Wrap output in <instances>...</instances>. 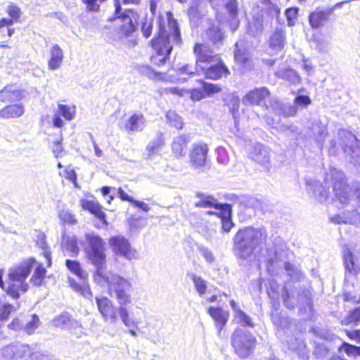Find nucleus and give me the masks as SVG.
<instances>
[{
  "mask_svg": "<svg viewBox=\"0 0 360 360\" xmlns=\"http://www.w3.org/2000/svg\"><path fill=\"white\" fill-rule=\"evenodd\" d=\"M34 269L30 282L34 285H41L44 278L46 270L41 264H38L33 258H30L18 266L10 269L8 277L11 281L7 290L9 295L15 299L19 297L20 292H25L28 284L25 282L32 269Z\"/></svg>",
  "mask_w": 360,
  "mask_h": 360,
  "instance_id": "f257e3e1",
  "label": "nucleus"
},
{
  "mask_svg": "<svg viewBox=\"0 0 360 360\" xmlns=\"http://www.w3.org/2000/svg\"><path fill=\"white\" fill-rule=\"evenodd\" d=\"M330 182H333L335 200L343 205L352 203L353 199L349 194V186L345 182V175L336 169H333L326 174L324 186L316 181H308L307 191L311 193L319 202H325L329 197L330 191L328 184Z\"/></svg>",
  "mask_w": 360,
  "mask_h": 360,
  "instance_id": "f03ea898",
  "label": "nucleus"
},
{
  "mask_svg": "<svg viewBox=\"0 0 360 360\" xmlns=\"http://www.w3.org/2000/svg\"><path fill=\"white\" fill-rule=\"evenodd\" d=\"M181 41L176 20L169 18L167 30L160 22L158 35L151 40V45L156 51V55L151 57L152 63L158 66L164 65L172 50L173 44H179Z\"/></svg>",
  "mask_w": 360,
  "mask_h": 360,
  "instance_id": "7ed1b4c3",
  "label": "nucleus"
},
{
  "mask_svg": "<svg viewBox=\"0 0 360 360\" xmlns=\"http://www.w3.org/2000/svg\"><path fill=\"white\" fill-rule=\"evenodd\" d=\"M268 233L264 227H246L238 231L233 238V250L239 259H247L255 250L266 243Z\"/></svg>",
  "mask_w": 360,
  "mask_h": 360,
  "instance_id": "20e7f679",
  "label": "nucleus"
},
{
  "mask_svg": "<svg viewBox=\"0 0 360 360\" xmlns=\"http://www.w3.org/2000/svg\"><path fill=\"white\" fill-rule=\"evenodd\" d=\"M94 281L101 285L106 283L109 290L115 294L119 304L127 307L131 303V283L127 279L111 272H105L103 268H98L94 274Z\"/></svg>",
  "mask_w": 360,
  "mask_h": 360,
  "instance_id": "39448f33",
  "label": "nucleus"
},
{
  "mask_svg": "<svg viewBox=\"0 0 360 360\" xmlns=\"http://www.w3.org/2000/svg\"><path fill=\"white\" fill-rule=\"evenodd\" d=\"M96 302L98 310L105 322H109L110 324L115 325L118 321L119 316L122 323L127 328H137L138 324L140 323V321L130 317L129 310L122 304H119V307H115L112 301L107 297H96Z\"/></svg>",
  "mask_w": 360,
  "mask_h": 360,
  "instance_id": "423d86ee",
  "label": "nucleus"
},
{
  "mask_svg": "<svg viewBox=\"0 0 360 360\" xmlns=\"http://www.w3.org/2000/svg\"><path fill=\"white\" fill-rule=\"evenodd\" d=\"M194 53L197 56L195 71L199 74V65L200 62H217L215 65H212L205 68L200 67V70L205 72V77L210 79H219L223 76H227L230 74L226 65L219 60L217 55H213V53L207 46L196 44L194 46Z\"/></svg>",
  "mask_w": 360,
  "mask_h": 360,
  "instance_id": "0eeeda50",
  "label": "nucleus"
},
{
  "mask_svg": "<svg viewBox=\"0 0 360 360\" xmlns=\"http://www.w3.org/2000/svg\"><path fill=\"white\" fill-rule=\"evenodd\" d=\"M87 258L91 262L98 268H102L105 262V243L103 240L94 233H87L84 235V240L81 241Z\"/></svg>",
  "mask_w": 360,
  "mask_h": 360,
  "instance_id": "6e6552de",
  "label": "nucleus"
},
{
  "mask_svg": "<svg viewBox=\"0 0 360 360\" xmlns=\"http://www.w3.org/2000/svg\"><path fill=\"white\" fill-rule=\"evenodd\" d=\"M255 338L244 328H238L232 335V345L236 353L242 358L248 356L252 352Z\"/></svg>",
  "mask_w": 360,
  "mask_h": 360,
  "instance_id": "1a4fd4ad",
  "label": "nucleus"
},
{
  "mask_svg": "<svg viewBox=\"0 0 360 360\" xmlns=\"http://www.w3.org/2000/svg\"><path fill=\"white\" fill-rule=\"evenodd\" d=\"M115 5V15L119 20L120 30L125 36L129 35L136 30L138 14L132 10H125L122 12V7L119 0H114Z\"/></svg>",
  "mask_w": 360,
  "mask_h": 360,
  "instance_id": "9d476101",
  "label": "nucleus"
},
{
  "mask_svg": "<svg viewBox=\"0 0 360 360\" xmlns=\"http://www.w3.org/2000/svg\"><path fill=\"white\" fill-rule=\"evenodd\" d=\"M6 13L9 18H2L0 19V33L5 35V28H6V35L11 37L15 32V29L12 26L14 22L20 21L22 11L15 4L11 3L6 7Z\"/></svg>",
  "mask_w": 360,
  "mask_h": 360,
  "instance_id": "9b49d317",
  "label": "nucleus"
},
{
  "mask_svg": "<svg viewBox=\"0 0 360 360\" xmlns=\"http://www.w3.org/2000/svg\"><path fill=\"white\" fill-rule=\"evenodd\" d=\"M109 245L117 255L124 257L129 260L138 258L137 252L131 248L129 241L124 236L112 237L109 240Z\"/></svg>",
  "mask_w": 360,
  "mask_h": 360,
  "instance_id": "f8f14e48",
  "label": "nucleus"
},
{
  "mask_svg": "<svg viewBox=\"0 0 360 360\" xmlns=\"http://www.w3.org/2000/svg\"><path fill=\"white\" fill-rule=\"evenodd\" d=\"M269 98L270 91L266 87L255 88L246 94L242 102L245 105H256L268 109L267 101Z\"/></svg>",
  "mask_w": 360,
  "mask_h": 360,
  "instance_id": "ddd939ff",
  "label": "nucleus"
},
{
  "mask_svg": "<svg viewBox=\"0 0 360 360\" xmlns=\"http://www.w3.org/2000/svg\"><path fill=\"white\" fill-rule=\"evenodd\" d=\"M290 295L288 288L284 287L282 290V298L284 305L288 309H293L297 304L304 307L311 304V295L308 290L300 289L297 292V301L290 300Z\"/></svg>",
  "mask_w": 360,
  "mask_h": 360,
  "instance_id": "4468645a",
  "label": "nucleus"
},
{
  "mask_svg": "<svg viewBox=\"0 0 360 360\" xmlns=\"http://www.w3.org/2000/svg\"><path fill=\"white\" fill-rule=\"evenodd\" d=\"M208 147L205 143L193 146L190 152V163L195 169H201L207 165Z\"/></svg>",
  "mask_w": 360,
  "mask_h": 360,
  "instance_id": "2eb2a0df",
  "label": "nucleus"
},
{
  "mask_svg": "<svg viewBox=\"0 0 360 360\" xmlns=\"http://www.w3.org/2000/svg\"><path fill=\"white\" fill-rule=\"evenodd\" d=\"M250 158L266 169H269L271 162L270 149L260 143L255 144L250 151Z\"/></svg>",
  "mask_w": 360,
  "mask_h": 360,
  "instance_id": "dca6fc26",
  "label": "nucleus"
},
{
  "mask_svg": "<svg viewBox=\"0 0 360 360\" xmlns=\"http://www.w3.org/2000/svg\"><path fill=\"white\" fill-rule=\"evenodd\" d=\"M343 257L345 268V279L349 281L357 273L359 269L358 262L356 256L347 248L343 250Z\"/></svg>",
  "mask_w": 360,
  "mask_h": 360,
  "instance_id": "f3484780",
  "label": "nucleus"
},
{
  "mask_svg": "<svg viewBox=\"0 0 360 360\" xmlns=\"http://www.w3.org/2000/svg\"><path fill=\"white\" fill-rule=\"evenodd\" d=\"M207 313L214 321L215 327L218 331V335L220 336L224 326L226 324L229 314L227 311L221 307H210L207 309Z\"/></svg>",
  "mask_w": 360,
  "mask_h": 360,
  "instance_id": "a211bd4d",
  "label": "nucleus"
},
{
  "mask_svg": "<svg viewBox=\"0 0 360 360\" xmlns=\"http://www.w3.org/2000/svg\"><path fill=\"white\" fill-rule=\"evenodd\" d=\"M330 220L335 224H349L360 227V212L356 210L345 211L342 214L330 217Z\"/></svg>",
  "mask_w": 360,
  "mask_h": 360,
  "instance_id": "6ab92c4d",
  "label": "nucleus"
},
{
  "mask_svg": "<svg viewBox=\"0 0 360 360\" xmlns=\"http://www.w3.org/2000/svg\"><path fill=\"white\" fill-rule=\"evenodd\" d=\"M224 7L228 13V23L232 31H236L240 25L238 18V5L237 0H228Z\"/></svg>",
  "mask_w": 360,
  "mask_h": 360,
  "instance_id": "aec40b11",
  "label": "nucleus"
},
{
  "mask_svg": "<svg viewBox=\"0 0 360 360\" xmlns=\"http://www.w3.org/2000/svg\"><path fill=\"white\" fill-rule=\"evenodd\" d=\"M333 13V9L319 10L316 9L312 12L309 18V23L313 28L321 27Z\"/></svg>",
  "mask_w": 360,
  "mask_h": 360,
  "instance_id": "412c9836",
  "label": "nucleus"
},
{
  "mask_svg": "<svg viewBox=\"0 0 360 360\" xmlns=\"http://www.w3.org/2000/svg\"><path fill=\"white\" fill-rule=\"evenodd\" d=\"M22 98V92L13 85H8L0 91V101L3 103H13Z\"/></svg>",
  "mask_w": 360,
  "mask_h": 360,
  "instance_id": "4be33fe9",
  "label": "nucleus"
},
{
  "mask_svg": "<svg viewBox=\"0 0 360 360\" xmlns=\"http://www.w3.org/2000/svg\"><path fill=\"white\" fill-rule=\"evenodd\" d=\"M146 120L141 113L132 115L125 125V129L129 133L141 131L145 127Z\"/></svg>",
  "mask_w": 360,
  "mask_h": 360,
  "instance_id": "5701e85b",
  "label": "nucleus"
},
{
  "mask_svg": "<svg viewBox=\"0 0 360 360\" xmlns=\"http://www.w3.org/2000/svg\"><path fill=\"white\" fill-rule=\"evenodd\" d=\"M188 142L189 140L184 135L174 138L172 143L173 155L177 158L184 157L187 152V145Z\"/></svg>",
  "mask_w": 360,
  "mask_h": 360,
  "instance_id": "b1692460",
  "label": "nucleus"
},
{
  "mask_svg": "<svg viewBox=\"0 0 360 360\" xmlns=\"http://www.w3.org/2000/svg\"><path fill=\"white\" fill-rule=\"evenodd\" d=\"M51 58L48 62V68L50 70H55L62 65L63 60V51L58 45L55 44L50 51Z\"/></svg>",
  "mask_w": 360,
  "mask_h": 360,
  "instance_id": "393cba45",
  "label": "nucleus"
},
{
  "mask_svg": "<svg viewBox=\"0 0 360 360\" xmlns=\"http://www.w3.org/2000/svg\"><path fill=\"white\" fill-rule=\"evenodd\" d=\"M271 49L278 52L282 50L285 44V35L281 29H276L269 39Z\"/></svg>",
  "mask_w": 360,
  "mask_h": 360,
  "instance_id": "a878e982",
  "label": "nucleus"
},
{
  "mask_svg": "<svg viewBox=\"0 0 360 360\" xmlns=\"http://www.w3.org/2000/svg\"><path fill=\"white\" fill-rule=\"evenodd\" d=\"M196 196L199 198V200L195 203L196 207H214L215 210L221 212V205L213 197L202 193H198Z\"/></svg>",
  "mask_w": 360,
  "mask_h": 360,
  "instance_id": "bb28decb",
  "label": "nucleus"
},
{
  "mask_svg": "<svg viewBox=\"0 0 360 360\" xmlns=\"http://www.w3.org/2000/svg\"><path fill=\"white\" fill-rule=\"evenodd\" d=\"M25 112L24 106L21 104L7 105L0 110V117L3 119L18 118Z\"/></svg>",
  "mask_w": 360,
  "mask_h": 360,
  "instance_id": "cd10ccee",
  "label": "nucleus"
},
{
  "mask_svg": "<svg viewBox=\"0 0 360 360\" xmlns=\"http://www.w3.org/2000/svg\"><path fill=\"white\" fill-rule=\"evenodd\" d=\"M62 247L65 252H68L70 257H76L79 253L77 240L75 236L63 235Z\"/></svg>",
  "mask_w": 360,
  "mask_h": 360,
  "instance_id": "c85d7f7f",
  "label": "nucleus"
},
{
  "mask_svg": "<svg viewBox=\"0 0 360 360\" xmlns=\"http://www.w3.org/2000/svg\"><path fill=\"white\" fill-rule=\"evenodd\" d=\"M345 152L348 154L354 164L360 166V141L352 136L351 144L345 146Z\"/></svg>",
  "mask_w": 360,
  "mask_h": 360,
  "instance_id": "c756f323",
  "label": "nucleus"
},
{
  "mask_svg": "<svg viewBox=\"0 0 360 360\" xmlns=\"http://www.w3.org/2000/svg\"><path fill=\"white\" fill-rule=\"evenodd\" d=\"M275 75L293 85L299 84L301 82V78L298 73L291 68L278 70L275 72Z\"/></svg>",
  "mask_w": 360,
  "mask_h": 360,
  "instance_id": "7c9ffc66",
  "label": "nucleus"
},
{
  "mask_svg": "<svg viewBox=\"0 0 360 360\" xmlns=\"http://www.w3.org/2000/svg\"><path fill=\"white\" fill-rule=\"evenodd\" d=\"M207 39L216 46L221 44L224 39V34L217 25H212L205 33Z\"/></svg>",
  "mask_w": 360,
  "mask_h": 360,
  "instance_id": "2f4dec72",
  "label": "nucleus"
},
{
  "mask_svg": "<svg viewBox=\"0 0 360 360\" xmlns=\"http://www.w3.org/2000/svg\"><path fill=\"white\" fill-rule=\"evenodd\" d=\"M234 57L237 63L245 64L248 62L249 53L246 47L242 41L236 43V50L234 51Z\"/></svg>",
  "mask_w": 360,
  "mask_h": 360,
  "instance_id": "473e14b6",
  "label": "nucleus"
},
{
  "mask_svg": "<svg viewBox=\"0 0 360 360\" xmlns=\"http://www.w3.org/2000/svg\"><path fill=\"white\" fill-rule=\"evenodd\" d=\"M67 268L74 274H75L82 281H86L88 274L81 267L79 262L75 260L67 259L65 262Z\"/></svg>",
  "mask_w": 360,
  "mask_h": 360,
  "instance_id": "72a5a7b5",
  "label": "nucleus"
},
{
  "mask_svg": "<svg viewBox=\"0 0 360 360\" xmlns=\"http://www.w3.org/2000/svg\"><path fill=\"white\" fill-rule=\"evenodd\" d=\"M83 207L84 209L88 210L91 213L94 214L98 219L103 221L105 225L108 223L105 220V214L102 211L101 206L91 201H86Z\"/></svg>",
  "mask_w": 360,
  "mask_h": 360,
  "instance_id": "f704fd0d",
  "label": "nucleus"
},
{
  "mask_svg": "<svg viewBox=\"0 0 360 360\" xmlns=\"http://www.w3.org/2000/svg\"><path fill=\"white\" fill-rule=\"evenodd\" d=\"M69 284L70 287L77 292L81 294L86 298H90L92 296L89 285L83 281V284L76 283L73 279L69 278Z\"/></svg>",
  "mask_w": 360,
  "mask_h": 360,
  "instance_id": "c9c22d12",
  "label": "nucleus"
},
{
  "mask_svg": "<svg viewBox=\"0 0 360 360\" xmlns=\"http://www.w3.org/2000/svg\"><path fill=\"white\" fill-rule=\"evenodd\" d=\"M240 204L241 207L253 211L259 209L262 206L259 200L251 196H242L240 198Z\"/></svg>",
  "mask_w": 360,
  "mask_h": 360,
  "instance_id": "e433bc0d",
  "label": "nucleus"
},
{
  "mask_svg": "<svg viewBox=\"0 0 360 360\" xmlns=\"http://www.w3.org/2000/svg\"><path fill=\"white\" fill-rule=\"evenodd\" d=\"M276 243H280L279 247L277 243L275 244L274 255L268 257L269 263L273 264L275 261L282 259L285 256V251L286 250L285 244L279 238Z\"/></svg>",
  "mask_w": 360,
  "mask_h": 360,
  "instance_id": "4c0bfd02",
  "label": "nucleus"
},
{
  "mask_svg": "<svg viewBox=\"0 0 360 360\" xmlns=\"http://www.w3.org/2000/svg\"><path fill=\"white\" fill-rule=\"evenodd\" d=\"M311 132L317 141H321L327 135L326 127L319 120H315L311 126Z\"/></svg>",
  "mask_w": 360,
  "mask_h": 360,
  "instance_id": "58836bf2",
  "label": "nucleus"
},
{
  "mask_svg": "<svg viewBox=\"0 0 360 360\" xmlns=\"http://www.w3.org/2000/svg\"><path fill=\"white\" fill-rule=\"evenodd\" d=\"M192 281L194 283L195 288L200 297H202L207 291V282L202 278L197 275H192Z\"/></svg>",
  "mask_w": 360,
  "mask_h": 360,
  "instance_id": "ea45409f",
  "label": "nucleus"
},
{
  "mask_svg": "<svg viewBox=\"0 0 360 360\" xmlns=\"http://www.w3.org/2000/svg\"><path fill=\"white\" fill-rule=\"evenodd\" d=\"M37 245L41 248L42 250H44V255L46 258L47 265L49 266L51 264V252L49 250L47 249V244L45 240V236L43 233H40L38 235L37 237Z\"/></svg>",
  "mask_w": 360,
  "mask_h": 360,
  "instance_id": "a19ab883",
  "label": "nucleus"
},
{
  "mask_svg": "<svg viewBox=\"0 0 360 360\" xmlns=\"http://www.w3.org/2000/svg\"><path fill=\"white\" fill-rule=\"evenodd\" d=\"M58 110L57 113L60 116H63L67 120H72L75 114V107H70L66 105L59 104Z\"/></svg>",
  "mask_w": 360,
  "mask_h": 360,
  "instance_id": "79ce46f5",
  "label": "nucleus"
},
{
  "mask_svg": "<svg viewBox=\"0 0 360 360\" xmlns=\"http://www.w3.org/2000/svg\"><path fill=\"white\" fill-rule=\"evenodd\" d=\"M263 22L262 19L257 17L254 18L252 21L248 24V31L252 35H257L262 32Z\"/></svg>",
  "mask_w": 360,
  "mask_h": 360,
  "instance_id": "37998d69",
  "label": "nucleus"
},
{
  "mask_svg": "<svg viewBox=\"0 0 360 360\" xmlns=\"http://www.w3.org/2000/svg\"><path fill=\"white\" fill-rule=\"evenodd\" d=\"M16 345L11 344L4 347L0 350V355L6 360H14L16 352Z\"/></svg>",
  "mask_w": 360,
  "mask_h": 360,
  "instance_id": "c03bdc74",
  "label": "nucleus"
},
{
  "mask_svg": "<svg viewBox=\"0 0 360 360\" xmlns=\"http://www.w3.org/2000/svg\"><path fill=\"white\" fill-rule=\"evenodd\" d=\"M70 316L68 313H63L53 320V324L56 327L67 329L70 328Z\"/></svg>",
  "mask_w": 360,
  "mask_h": 360,
  "instance_id": "a18cd8bd",
  "label": "nucleus"
},
{
  "mask_svg": "<svg viewBox=\"0 0 360 360\" xmlns=\"http://www.w3.org/2000/svg\"><path fill=\"white\" fill-rule=\"evenodd\" d=\"M164 144V139L162 134H160L158 136L151 141L147 146V150L149 153V155H151L156 153V151Z\"/></svg>",
  "mask_w": 360,
  "mask_h": 360,
  "instance_id": "49530a36",
  "label": "nucleus"
},
{
  "mask_svg": "<svg viewBox=\"0 0 360 360\" xmlns=\"http://www.w3.org/2000/svg\"><path fill=\"white\" fill-rule=\"evenodd\" d=\"M285 269L288 276L293 280L299 281L302 277V273L300 269L290 263L288 262L285 264Z\"/></svg>",
  "mask_w": 360,
  "mask_h": 360,
  "instance_id": "de8ad7c7",
  "label": "nucleus"
},
{
  "mask_svg": "<svg viewBox=\"0 0 360 360\" xmlns=\"http://www.w3.org/2000/svg\"><path fill=\"white\" fill-rule=\"evenodd\" d=\"M30 347L27 345H16V352L14 360H27Z\"/></svg>",
  "mask_w": 360,
  "mask_h": 360,
  "instance_id": "09e8293b",
  "label": "nucleus"
},
{
  "mask_svg": "<svg viewBox=\"0 0 360 360\" xmlns=\"http://www.w3.org/2000/svg\"><path fill=\"white\" fill-rule=\"evenodd\" d=\"M236 321L243 326H248L254 328L255 323H253L251 317L247 315L243 311H239L238 314L235 316Z\"/></svg>",
  "mask_w": 360,
  "mask_h": 360,
  "instance_id": "8fccbe9b",
  "label": "nucleus"
},
{
  "mask_svg": "<svg viewBox=\"0 0 360 360\" xmlns=\"http://www.w3.org/2000/svg\"><path fill=\"white\" fill-rule=\"evenodd\" d=\"M167 118L169 124L177 129H181L183 127L182 119L180 116L177 115L174 112H168Z\"/></svg>",
  "mask_w": 360,
  "mask_h": 360,
  "instance_id": "3c124183",
  "label": "nucleus"
},
{
  "mask_svg": "<svg viewBox=\"0 0 360 360\" xmlns=\"http://www.w3.org/2000/svg\"><path fill=\"white\" fill-rule=\"evenodd\" d=\"M153 30V20L151 19L144 18V20H142L141 25V32L143 35L148 38L151 35Z\"/></svg>",
  "mask_w": 360,
  "mask_h": 360,
  "instance_id": "603ef678",
  "label": "nucleus"
},
{
  "mask_svg": "<svg viewBox=\"0 0 360 360\" xmlns=\"http://www.w3.org/2000/svg\"><path fill=\"white\" fill-rule=\"evenodd\" d=\"M39 322V319L37 315H33L32 316V320L28 321L25 326V330L27 332V334H32L34 330L38 327V324Z\"/></svg>",
  "mask_w": 360,
  "mask_h": 360,
  "instance_id": "864d4df0",
  "label": "nucleus"
},
{
  "mask_svg": "<svg viewBox=\"0 0 360 360\" xmlns=\"http://www.w3.org/2000/svg\"><path fill=\"white\" fill-rule=\"evenodd\" d=\"M352 323L355 324L360 323V307L352 310L347 318V323Z\"/></svg>",
  "mask_w": 360,
  "mask_h": 360,
  "instance_id": "5fc2aeb1",
  "label": "nucleus"
},
{
  "mask_svg": "<svg viewBox=\"0 0 360 360\" xmlns=\"http://www.w3.org/2000/svg\"><path fill=\"white\" fill-rule=\"evenodd\" d=\"M298 13V9L295 8H288L285 11V15L288 20V25L292 26L295 22L294 20L296 19Z\"/></svg>",
  "mask_w": 360,
  "mask_h": 360,
  "instance_id": "6e6d98bb",
  "label": "nucleus"
},
{
  "mask_svg": "<svg viewBox=\"0 0 360 360\" xmlns=\"http://www.w3.org/2000/svg\"><path fill=\"white\" fill-rule=\"evenodd\" d=\"M202 84L204 91L207 94H214L221 91V87L219 85L205 82H202Z\"/></svg>",
  "mask_w": 360,
  "mask_h": 360,
  "instance_id": "4d7b16f0",
  "label": "nucleus"
},
{
  "mask_svg": "<svg viewBox=\"0 0 360 360\" xmlns=\"http://www.w3.org/2000/svg\"><path fill=\"white\" fill-rule=\"evenodd\" d=\"M295 104L302 107H306L311 103V99L308 96L300 95L295 97Z\"/></svg>",
  "mask_w": 360,
  "mask_h": 360,
  "instance_id": "13d9d810",
  "label": "nucleus"
},
{
  "mask_svg": "<svg viewBox=\"0 0 360 360\" xmlns=\"http://www.w3.org/2000/svg\"><path fill=\"white\" fill-rule=\"evenodd\" d=\"M27 360H47V356L39 351H32L30 348Z\"/></svg>",
  "mask_w": 360,
  "mask_h": 360,
  "instance_id": "bf43d9fd",
  "label": "nucleus"
},
{
  "mask_svg": "<svg viewBox=\"0 0 360 360\" xmlns=\"http://www.w3.org/2000/svg\"><path fill=\"white\" fill-rule=\"evenodd\" d=\"M60 217L65 222L70 224L77 223L75 216L68 211H62L60 214Z\"/></svg>",
  "mask_w": 360,
  "mask_h": 360,
  "instance_id": "052dcab7",
  "label": "nucleus"
},
{
  "mask_svg": "<svg viewBox=\"0 0 360 360\" xmlns=\"http://www.w3.org/2000/svg\"><path fill=\"white\" fill-rule=\"evenodd\" d=\"M200 252L202 256L205 259V260L209 263H212L214 262V257L212 252L207 248L200 247L199 248Z\"/></svg>",
  "mask_w": 360,
  "mask_h": 360,
  "instance_id": "680f3d73",
  "label": "nucleus"
},
{
  "mask_svg": "<svg viewBox=\"0 0 360 360\" xmlns=\"http://www.w3.org/2000/svg\"><path fill=\"white\" fill-rule=\"evenodd\" d=\"M86 5V9L89 11H98L100 6L97 4L98 0H82Z\"/></svg>",
  "mask_w": 360,
  "mask_h": 360,
  "instance_id": "e2e57ef3",
  "label": "nucleus"
},
{
  "mask_svg": "<svg viewBox=\"0 0 360 360\" xmlns=\"http://www.w3.org/2000/svg\"><path fill=\"white\" fill-rule=\"evenodd\" d=\"M139 70L142 75L148 77L153 78L155 76V72L148 65H141Z\"/></svg>",
  "mask_w": 360,
  "mask_h": 360,
  "instance_id": "0e129e2a",
  "label": "nucleus"
},
{
  "mask_svg": "<svg viewBox=\"0 0 360 360\" xmlns=\"http://www.w3.org/2000/svg\"><path fill=\"white\" fill-rule=\"evenodd\" d=\"M63 152V148L60 144V141L54 142L53 146V153L56 158H58L62 155Z\"/></svg>",
  "mask_w": 360,
  "mask_h": 360,
  "instance_id": "69168bd1",
  "label": "nucleus"
},
{
  "mask_svg": "<svg viewBox=\"0 0 360 360\" xmlns=\"http://www.w3.org/2000/svg\"><path fill=\"white\" fill-rule=\"evenodd\" d=\"M342 348L347 354L355 356V350H356V346L344 342Z\"/></svg>",
  "mask_w": 360,
  "mask_h": 360,
  "instance_id": "338daca9",
  "label": "nucleus"
},
{
  "mask_svg": "<svg viewBox=\"0 0 360 360\" xmlns=\"http://www.w3.org/2000/svg\"><path fill=\"white\" fill-rule=\"evenodd\" d=\"M117 194L121 200L124 201H127L131 203H133L134 201V198L129 196L127 193H126L121 188H119L117 190Z\"/></svg>",
  "mask_w": 360,
  "mask_h": 360,
  "instance_id": "774afa93",
  "label": "nucleus"
}]
</instances>
